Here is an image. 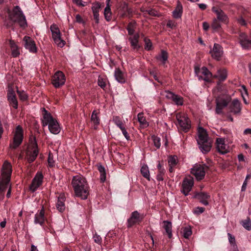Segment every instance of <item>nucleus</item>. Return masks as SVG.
Wrapping results in <instances>:
<instances>
[{
  "label": "nucleus",
  "mask_w": 251,
  "mask_h": 251,
  "mask_svg": "<svg viewBox=\"0 0 251 251\" xmlns=\"http://www.w3.org/2000/svg\"><path fill=\"white\" fill-rule=\"evenodd\" d=\"M75 196L82 200H86L89 194V185L86 178L82 175L74 176L71 182Z\"/></svg>",
  "instance_id": "f257e3e1"
},
{
  "label": "nucleus",
  "mask_w": 251,
  "mask_h": 251,
  "mask_svg": "<svg viewBox=\"0 0 251 251\" xmlns=\"http://www.w3.org/2000/svg\"><path fill=\"white\" fill-rule=\"evenodd\" d=\"M8 18L10 22L6 25L8 28L12 26L13 23H18L23 28L27 27L25 17L19 6H15L12 10L9 11Z\"/></svg>",
  "instance_id": "f03ea898"
},
{
  "label": "nucleus",
  "mask_w": 251,
  "mask_h": 251,
  "mask_svg": "<svg viewBox=\"0 0 251 251\" xmlns=\"http://www.w3.org/2000/svg\"><path fill=\"white\" fill-rule=\"evenodd\" d=\"M43 120L42 125L43 126H48L50 131L54 134H57L60 131V127L59 123L55 119H54L45 108L42 109Z\"/></svg>",
  "instance_id": "7ed1b4c3"
},
{
  "label": "nucleus",
  "mask_w": 251,
  "mask_h": 251,
  "mask_svg": "<svg viewBox=\"0 0 251 251\" xmlns=\"http://www.w3.org/2000/svg\"><path fill=\"white\" fill-rule=\"evenodd\" d=\"M198 138L197 139L199 147L203 153H207L211 148V141L208 138L206 131L201 127L198 128Z\"/></svg>",
  "instance_id": "20e7f679"
},
{
  "label": "nucleus",
  "mask_w": 251,
  "mask_h": 251,
  "mask_svg": "<svg viewBox=\"0 0 251 251\" xmlns=\"http://www.w3.org/2000/svg\"><path fill=\"white\" fill-rule=\"evenodd\" d=\"M178 128L180 130L186 132L191 127V122L187 115L184 113H178L176 115Z\"/></svg>",
  "instance_id": "39448f33"
},
{
  "label": "nucleus",
  "mask_w": 251,
  "mask_h": 251,
  "mask_svg": "<svg viewBox=\"0 0 251 251\" xmlns=\"http://www.w3.org/2000/svg\"><path fill=\"white\" fill-rule=\"evenodd\" d=\"M209 169L208 166L204 164H196L191 168V173L193 175L197 180H201L204 178L206 171Z\"/></svg>",
  "instance_id": "423d86ee"
},
{
  "label": "nucleus",
  "mask_w": 251,
  "mask_h": 251,
  "mask_svg": "<svg viewBox=\"0 0 251 251\" xmlns=\"http://www.w3.org/2000/svg\"><path fill=\"white\" fill-rule=\"evenodd\" d=\"M231 98L230 96L226 95L222 97H218L216 99L215 112L217 114L223 113V109L226 107L231 101Z\"/></svg>",
  "instance_id": "0eeeda50"
},
{
  "label": "nucleus",
  "mask_w": 251,
  "mask_h": 251,
  "mask_svg": "<svg viewBox=\"0 0 251 251\" xmlns=\"http://www.w3.org/2000/svg\"><path fill=\"white\" fill-rule=\"evenodd\" d=\"M195 73L200 80H203L207 82H210L211 78L213 76L212 73L205 67L201 69L198 67H195Z\"/></svg>",
  "instance_id": "6e6552de"
},
{
  "label": "nucleus",
  "mask_w": 251,
  "mask_h": 251,
  "mask_svg": "<svg viewBox=\"0 0 251 251\" xmlns=\"http://www.w3.org/2000/svg\"><path fill=\"white\" fill-rule=\"evenodd\" d=\"M23 140V129L22 126L18 125L16 126L14 133L13 142L10 145V148L15 149L22 143Z\"/></svg>",
  "instance_id": "1a4fd4ad"
},
{
  "label": "nucleus",
  "mask_w": 251,
  "mask_h": 251,
  "mask_svg": "<svg viewBox=\"0 0 251 251\" xmlns=\"http://www.w3.org/2000/svg\"><path fill=\"white\" fill-rule=\"evenodd\" d=\"M52 38L54 42L60 47H63L65 42L61 38V33L57 25L55 24L52 25L50 27Z\"/></svg>",
  "instance_id": "9d476101"
},
{
  "label": "nucleus",
  "mask_w": 251,
  "mask_h": 251,
  "mask_svg": "<svg viewBox=\"0 0 251 251\" xmlns=\"http://www.w3.org/2000/svg\"><path fill=\"white\" fill-rule=\"evenodd\" d=\"M65 76L61 71H57L55 73L52 78V83L55 88H59L64 84Z\"/></svg>",
  "instance_id": "9b49d317"
},
{
  "label": "nucleus",
  "mask_w": 251,
  "mask_h": 251,
  "mask_svg": "<svg viewBox=\"0 0 251 251\" xmlns=\"http://www.w3.org/2000/svg\"><path fill=\"white\" fill-rule=\"evenodd\" d=\"M212 11L216 14V19L221 23L226 25L228 23L229 19L228 16L221 9L214 6L212 8Z\"/></svg>",
  "instance_id": "f8f14e48"
},
{
  "label": "nucleus",
  "mask_w": 251,
  "mask_h": 251,
  "mask_svg": "<svg viewBox=\"0 0 251 251\" xmlns=\"http://www.w3.org/2000/svg\"><path fill=\"white\" fill-rule=\"evenodd\" d=\"M194 185V179L192 177H186L184 179L182 184V189L181 192L185 196H187L191 191Z\"/></svg>",
  "instance_id": "ddd939ff"
},
{
  "label": "nucleus",
  "mask_w": 251,
  "mask_h": 251,
  "mask_svg": "<svg viewBox=\"0 0 251 251\" xmlns=\"http://www.w3.org/2000/svg\"><path fill=\"white\" fill-rule=\"evenodd\" d=\"M11 164L7 161H5L1 169L2 178H5L8 181H10V177L12 173Z\"/></svg>",
  "instance_id": "4468645a"
},
{
  "label": "nucleus",
  "mask_w": 251,
  "mask_h": 251,
  "mask_svg": "<svg viewBox=\"0 0 251 251\" xmlns=\"http://www.w3.org/2000/svg\"><path fill=\"white\" fill-rule=\"evenodd\" d=\"M210 53L214 59L217 60H220L223 54L222 46L218 44L215 43L212 49L210 51Z\"/></svg>",
  "instance_id": "2eb2a0df"
},
{
  "label": "nucleus",
  "mask_w": 251,
  "mask_h": 251,
  "mask_svg": "<svg viewBox=\"0 0 251 251\" xmlns=\"http://www.w3.org/2000/svg\"><path fill=\"white\" fill-rule=\"evenodd\" d=\"M228 109L230 112L234 114L240 113L242 109L241 102L237 99H233L231 102L228 104Z\"/></svg>",
  "instance_id": "dca6fc26"
},
{
  "label": "nucleus",
  "mask_w": 251,
  "mask_h": 251,
  "mask_svg": "<svg viewBox=\"0 0 251 251\" xmlns=\"http://www.w3.org/2000/svg\"><path fill=\"white\" fill-rule=\"evenodd\" d=\"M143 219V216H141L137 211L133 212L130 217L127 220V227H130L136 223L141 222Z\"/></svg>",
  "instance_id": "f3484780"
},
{
  "label": "nucleus",
  "mask_w": 251,
  "mask_h": 251,
  "mask_svg": "<svg viewBox=\"0 0 251 251\" xmlns=\"http://www.w3.org/2000/svg\"><path fill=\"white\" fill-rule=\"evenodd\" d=\"M43 176L41 173H37L32 180V183L30 186V189L32 192L35 191L42 184Z\"/></svg>",
  "instance_id": "a211bd4d"
},
{
  "label": "nucleus",
  "mask_w": 251,
  "mask_h": 251,
  "mask_svg": "<svg viewBox=\"0 0 251 251\" xmlns=\"http://www.w3.org/2000/svg\"><path fill=\"white\" fill-rule=\"evenodd\" d=\"M166 97L167 99L171 100L177 105H182L183 104V100L182 97L180 96L175 94L170 91L166 92Z\"/></svg>",
  "instance_id": "6ab92c4d"
},
{
  "label": "nucleus",
  "mask_w": 251,
  "mask_h": 251,
  "mask_svg": "<svg viewBox=\"0 0 251 251\" xmlns=\"http://www.w3.org/2000/svg\"><path fill=\"white\" fill-rule=\"evenodd\" d=\"M24 41L25 42V47L29 50L30 52H36L37 49L34 41L28 36H25L24 38Z\"/></svg>",
  "instance_id": "aec40b11"
},
{
  "label": "nucleus",
  "mask_w": 251,
  "mask_h": 251,
  "mask_svg": "<svg viewBox=\"0 0 251 251\" xmlns=\"http://www.w3.org/2000/svg\"><path fill=\"white\" fill-rule=\"evenodd\" d=\"M45 220V210L43 206L42 209L38 210L34 216V223L35 224H39L43 226Z\"/></svg>",
  "instance_id": "412c9836"
},
{
  "label": "nucleus",
  "mask_w": 251,
  "mask_h": 251,
  "mask_svg": "<svg viewBox=\"0 0 251 251\" xmlns=\"http://www.w3.org/2000/svg\"><path fill=\"white\" fill-rule=\"evenodd\" d=\"M7 99L10 104L14 108L17 109L18 107V101L14 91L11 88H8L7 92Z\"/></svg>",
  "instance_id": "4be33fe9"
},
{
  "label": "nucleus",
  "mask_w": 251,
  "mask_h": 251,
  "mask_svg": "<svg viewBox=\"0 0 251 251\" xmlns=\"http://www.w3.org/2000/svg\"><path fill=\"white\" fill-rule=\"evenodd\" d=\"M216 145L218 151L222 154H225L228 151L224 139L217 138Z\"/></svg>",
  "instance_id": "5701e85b"
},
{
  "label": "nucleus",
  "mask_w": 251,
  "mask_h": 251,
  "mask_svg": "<svg viewBox=\"0 0 251 251\" xmlns=\"http://www.w3.org/2000/svg\"><path fill=\"white\" fill-rule=\"evenodd\" d=\"M210 197L208 193L203 192L198 193L195 196V197L198 199L200 202L204 205H208L209 202L207 200L210 198Z\"/></svg>",
  "instance_id": "b1692460"
},
{
  "label": "nucleus",
  "mask_w": 251,
  "mask_h": 251,
  "mask_svg": "<svg viewBox=\"0 0 251 251\" xmlns=\"http://www.w3.org/2000/svg\"><path fill=\"white\" fill-rule=\"evenodd\" d=\"M132 13L131 10L128 7L126 2H123L120 4L119 7V13L122 17L127 16Z\"/></svg>",
  "instance_id": "393cba45"
},
{
  "label": "nucleus",
  "mask_w": 251,
  "mask_h": 251,
  "mask_svg": "<svg viewBox=\"0 0 251 251\" xmlns=\"http://www.w3.org/2000/svg\"><path fill=\"white\" fill-rule=\"evenodd\" d=\"M39 153L38 149H29L26 152V158L29 163L33 162Z\"/></svg>",
  "instance_id": "a878e982"
},
{
  "label": "nucleus",
  "mask_w": 251,
  "mask_h": 251,
  "mask_svg": "<svg viewBox=\"0 0 251 251\" xmlns=\"http://www.w3.org/2000/svg\"><path fill=\"white\" fill-rule=\"evenodd\" d=\"M139 35L138 33H136L134 35L133 37H130L128 38V41L130 42V45L132 48L134 50H138L140 46L138 44Z\"/></svg>",
  "instance_id": "bb28decb"
},
{
  "label": "nucleus",
  "mask_w": 251,
  "mask_h": 251,
  "mask_svg": "<svg viewBox=\"0 0 251 251\" xmlns=\"http://www.w3.org/2000/svg\"><path fill=\"white\" fill-rule=\"evenodd\" d=\"M65 198L63 195H60L58 197V200L56 204V206L58 210L60 212H62L65 210Z\"/></svg>",
  "instance_id": "cd10ccee"
},
{
  "label": "nucleus",
  "mask_w": 251,
  "mask_h": 251,
  "mask_svg": "<svg viewBox=\"0 0 251 251\" xmlns=\"http://www.w3.org/2000/svg\"><path fill=\"white\" fill-rule=\"evenodd\" d=\"M114 76L116 80L121 83H124L126 81L124 75L119 68L115 69Z\"/></svg>",
  "instance_id": "c85d7f7f"
},
{
  "label": "nucleus",
  "mask_w": 251,
  "mask_h": 251,
  "mask_svg": "<svg viewBox=\"0 0 251 251\" xmlns=\"http://www.w3.org/2000/svg\"><path fill=\"white\" fill-rule=\"evenodd\" d=\"M163 228L165 230L168 237L171 238L172 237V225L171 222L168 221H164L163 222Z\"/></svg>",
  "instance_id": "c756f323"
},
{
  "label": "nucleus",
  "mask_w": 251,
  "mask_h": 251,
  "mask_svg": "<svg viewBox=\"0 0 251 251\" xmlns=\"http://www.w3.org/2000/svg\"><path fill=\"white\" fill-rule=\"evenodd\" d=\"M182 14V6L180 2L178 1L176 9L173 12L174 18L176 19L180 18Z\"/></svg>",
  "instance_id": "7c9ffc66"
},
{
  "label": "nucleus",
  "mask_w": 251,
  "mask_h": 251,
  "mask_svg": "<svg viewBox=\"0 0 251 251\" xmlns=\"http://www.w3.org/2000/svg\"><path fill=\"white\" fill-rule=\"evenodd\" d=\"M218 74L214 75V78H218L220 81H224L227 77V72L225 69H220L217 72Z\"/></svg>",
  "instance_id": "2f4dec72"
},
{
  "label": "nucleus",
  "mask_w": 251,
  "mask_h": 251,
  "mask_svg": "<svg viewBox=\"0 0 251 251\" xmlns=\"http://www.w3.org/2000/svg\"><path fill=\"white\" fill-rule=\"evenodd\" d=\"M98 115V113L97 112L96 110H94L91 117V121L95 125V129L97 128V126L100 124V120Z\"/></svg>",
  "instance_id": "473e14b6"
},
{
  "label": "nucleus",
  "mask_w": 251,
  "mask_h": 251,
  "mask_svg": "<svg viewBox=\"0 0 251 251\" xmlns=\"http://www.w3.org/2000/svg\"><path fill=\"white\" fill-rule=\"evenodd\" d=\"M168 58V53L164 50H162L160 54L156 56V59L161 61L163 64H165Z\"/></svg>",
  "instance_id": "72a5a7b5"
},
{
  "label": "nucleus",
  "mask_w": 251,
  "mask_h": 251,
  "mask_svg": "<svg viewBox=\"0 0 251 251\" xmlns=\"http://www.w3.org/2000/svg\"><path fill=\"white\" fill-rule=\"evenodd\" d=\"M140 172L143 177L148 180H150V174L149 168L147 165H143L140 170Z\"/></svg>",
  "instance_id": "f704fd0d"
},
{
  "label": "nucleus",
  "mask_w": 251,
  "mask_h": 251,
  "mask_svg": "<svg viewBox=\"0 0 251 251\" xmlns=\"http://www.w3.org/2000/svg\"><path fill=\"white\" fill-rule=\"evenodd\" d=\"M10 46L11 50V53L13 57H17L19 54L20 52L17 48V45L15 44L13 41H10Z\"/></svg>",
  "instance_id": "c9c22d12"
},
{
  "label": "nucleus",
  "mask_w": 251,
  "mask_h": 251,
  "mask_svg": "<svg viewBox=\"0 0 251 251\" xmlns=\"http://www.w3.org/2000/svg\"><path fill=\"white\" fill-rule=\"evenodd\" d=\"M98 170L100 173V179L102 182L105 181L106 179V172L104 166L101 164L98 165Z\"/></svg>",
  "instance_id": "e433bc0d"
},
{
  "label": "nucleus",
  "mask_w": 251,
  "mask_h": 251,
  "mask_svg": "<svg viewBox=\"0 0 251 251\" xmlns=\"http://www.w3.org/2000/svg\"><path fill=\"white\" fill-rule=\"evenodd\" d=\"M138 121L140 125L143 127H147L149 126L148 123L146 121L145 117H144L143 113H139L137 116Z\"/></svg>",
  "instance_id": "4c0bfd02"
},
{
  "label": "nucleus",
  "mask_w": 251,
  "mask_h": 251,
  "mask_svg": "<svg viewBox=\"0 0 251 251\" xmlns=\"http://www.w3.org/2000/svg\"><path fill=\"white\" fill-rule=\"evenodd\" d=\"M136 22L135 21H131L128 24L126 29L128 31V33L129 35H133L135 31L134 28Z\"/></svg>",
  "instance_id": "58836bf2"
},
{
  "label": "nucleus",
  "mask_w": 251,
  "mask_h": 251,
  "mask_svg": "<svg viewBox=\"0 0 251 251\" xmlns=\"http://www.w3.org/2000/svg\"><path fill=\"white\" fill-rule=\"evenodd\" d=\"M113 122L120 129L125 127L123 121L119 116H114Z\"/></svg>",
  "instance_id": "ea45409f"
},
{
  "label": "nucleus",
  "mask_w": 251,
  "mask_h": 251,
  "mask_svg": "<svg viewBox=\"0 0 251 251\" xmlns=\"http://www.w3.org/2000/svg\"><path fill=\"white\" fill-rule=\"evenodd\" d=\"M111 14L110 6L106 5L104 10V15L107 21H110L111 20Z\"/></svg>",
  "instance_id": "a19ab883"
},
{
  "label": "nucleus",
  "mask_w": 251,
  "mask_h": 251,
  "mask_svg": "<svg viewBox=\"0 0 251 251\" xmlns=\"http://www.w3.org/2000/svg\"><path fill=\"white\" fill-rule=\"evenodd\" d=\"M241 224L246 229L249 231L251 230V221L250 218L248 217L247 219L242 221Z\"/></svg>",
  "instance_id": "79ce46f5"
},
{
  "label": "nucleus",
  "mask_w": 251,
  "mask_h": 251,
  "mask_svg": "<svg viewBox=\"0 0 251 251\" xmlns=\"http://www.w3.org/2000/svg\"><path fill=\"white\" fill-rule=\"evenodd\" d=\"M7 179L2 178V180L0 182V191L4 193V191L8 187L10 181L7 182Z\"/></svg>",
  "instance_id": "37998d69"
},
{
  "label": "nucleus",
  "mask_w": 251,
  "mask_h": 251,
  "mask_svg": "<svg viewBox=\"0 0 251 251\" xmlns=\"http://www.w3.org/2000/svg\"><path fill=\"white\" fill-rule=\"evenodd\" d=\"M30 149H38V145L35 137L31 136L29 138Z\"/></svg>",
  "instance_id": "c03bdc74"
},
{
  "label": "nucleus",
  "mask_w": 251,
  "mask_h": 251,
  "mask_svg": "<svg viewBox=\"0 0 251 251\" xmlns=\"http://www.w3.org/2000/svg\"><path fill=\"white\" fill-rule=\"evenodd\" d=\"M220 23L221 22L220 21H219L217 19H216V18H214L213 20V22L211 24L212 28L215 30L219 29L221 27V25Z\"/></svg>",
  "instance_id": "a18cd8bd"
},
{
  "label": "nucleus",
  "mask_w": 251,
  "mask_h": 251,
  "mask_svg": "<svg viewBox=\"0 0 251 251\" xmlns=\"http://www.w3.org/2000/svg\"><path fill=\"white\" fill-rule=\"evenodd\" d=\"M165 169H160L158 170V173L156 176V179L158 181H161L164 180L163 176L165 174Z\"/></svg>",
  "instance_id": "49530a36"
},
{
  "label": "nucleus",
  "mask_w": 251,
  "mask_h": 251,
  "mask_svg": "<svg viewBox=\"0 0 251 251\" xmlns=\"http://www.w3.org/2000/svg\"><path fill=\"white\" fill-rule=\"evenodd\" d=\"M144 41L145 42V49L147 50H151L152 49V43L151 40L147 37H144Z\"/></svg>",
  "instance_id": "de8ad7c7"
},
{
  "label": "nucleus",
  "mask_w": 251,
  "mask_h": 251,
  "mask_svg": "<svg viewBox=\"0 0 251 251\" xmlns=\"http://www.w3.org/2000/svg\"><path fill=\"white\" fill-rule=\"evenodd\" d=\"M192 230L190 227H185L183 229V237L188 239L192 235Z\"/></svg>",
  "instance_id": "09e8293b"
},
{
  "label": "nucleus",
  "mask_w": 251,
  "mask_h": 251,
  "mask_svg": "<svg viewBox=\"0 0 251 251\" xmlns=\"http://www.w3.org/2000/svg\"><path fill=\"white\" fill-rule=\"evenodd\" d=\"M152 139L153 141L154 145L157 149H159L161 146L160 139L156 136H152Z\"/></svg>",
  "instance_id": "8fccbe9b"
},
{
  "label": "nucleus",
  "mask_w": 251,
  "mask_h": 251,
  "mask_svg": "<svg viewBox=\"0 0 251 251\" xmlns=\"http://www.w3.org/2000/svg\"><path fill=\"white\" fill-rule=\"evenodd\" d=\"M240 44L242 47L244 49H248L250 45H251V40H246L240 42Z\"/></svg>",
  "instance_id": "3c124183"
},
{
  "label": "nucleus",
  "mask_w": 251,
  "mask_h": 251,
  "mask_svg": "<svg viewBox=\"0 0 251 251\" xmlns=\"http://www.w3.org/2000/svg\"><path fill=\"white\" fill-rule=\"evenodd\" d=\"M20 99L22 100H25L27 99V95L24 91L17 90Z\"/></svg>",
  "instance_id": "603ef678"
},
{
  "label": "nucleus",
  "mask_w": 251,
  "mask_h": 251,
  "mask_svg": "<svg viewBox=\"0 0 251 251\" xmlns=\"http://www.w3.org/2000/svg\"><path fill=\"white\" fill-rule=\"evenodd\" d=\"M205 210V208L202 207H196L193 213L196 215H200V214L202 213Z\"/></svg>",
  "instance_id": "864d4df0"
},
{
  "label": "nucleus",
  "mask_w": 251,
  "mask_h": 251,
  "mask_svg": "<svg viewBox=\"0 0 251 251\" xmlns=\"http://www.w3.org/2000/svg\"><path fill=\"white\" fill-rule=\"evenodd\" d=\"M93 239L95 243L100 245L101 243V238L97 233H95L93 235Z\"/></svg>",
  "instance_id": "5fc2aeb1"
},
{
  "label": "nucleus",
  "mask_w": 251,
  "mask_h": 251,
  "mask_svg": "<svg viewBox=\"0 0 251 251\" xmlns=\"http://www.w3.org/2000/svg\"><path fill=\"white\" fill-rule=\"evenodd\" d=\"M145 12L147 13L151 16H158V13L157 11L153 9H151L148 10H146Z\"/></svg>",
  "instance_id": "6e6d98bb"
},
{
  "label": "nucleus",
  "mask_w": 251,
  "mask_h": 251,
  "mask_svg": "<svg viewBox=\"0 0 251 251\" xmlns=\"http://www.w3.org/2000/svg\"><path fill=\"white\" fill-rule=\"evenodd\" d=\"M98 83L99 86H100L103 89H104L106 86V83H105V80L101 77L99 78L98 81Z\"/></svg>",
  "instance_id": "4d7b16f0"
},
{
  "label": "nucleus",
  "mask_w": 251,
  "mask_h": 251,
  "mask_svg": "<svg viewBox=\"0 0 251 251\" xmlns=\"http://www.w3.org/2000/svg\"><path fill=\"white\" fill-rule=\"evenodd\" d=\"M169 166H175L176 162V156L170 157L168 161Z\"/></svg>",
  "instance_id": "13d9d810"
},
{
  "label": "nucleus",
  "mask_w": 251,
  "mask_h": 251,
  "mask_svg": "<svg viewBox=\"0 0 251 251\" xmlns=\"http://www.w3.org/2000/svg\"><path fill=\"white\" fill-rule=\"evenodd\" d=\"M100 5L99 3L93 4L92 7V9L93 13H99L100 9Z\"/></svg>",
  "instance_id": "bf43d9fd"
},
{
  "label": "nucleus",
  "mask_w": 251,
  "mask_h": 251,
  "mask_svg": "<svg viewBox=\"0 0 251 251\" xmlns=\"http://www.w3.org/2000/svg\"><path fill=\"white\" fill-rule=\"evenodd\" d=\"M121 130L122 131V133L125 137L126 138V139L127 140H130V136H129V134L127 132L125 127H124V128H121Z\"/></svg>",
  "instance_id": "052dcab7"
},
{
  "label": "nucleus",
  "mask_w": 251,
  "mask_h": 251,
  "mask_svg": "<svg viewBox=\"0 0 251 251\" xmlns=\"http://www.w3.org/2000/svg\"><path fill=\"white\" fill-rule=\"evenodd\" d=\"M227 236L228 237V240L230 244L235 245V239L234 236H232L230 233H228L227 234Z\"/></svg>",
  "instance_id": "680f3d73"
},
{
  "label": "nucleus",
  "mask_w": 251,
  "mask_h": 251,
  "mask_svg": "<svg viewBox=\"0 0 251 251\" xmlns=\"http://www.w3.org/2000/svg\"><path fill=\"white\" fill-rule=\"evenodd\" d=\"M53 157L51 156L50 154H49L48 156V163L50 167H53L54 165Z\"/></svg>",
  "instance_id": "e2e57ef3"
},
{
  "label": "nucleus",
  "mask_w": 251,
  "mask_h": 251,
  "mask_svg": "<svg viewBox=\"0 0 251 251\" xmlns=\"http://www.w3.org/2000/svg\"><path fill=\"white\" fill-rule=\"evenodd\" d=\"M248 36L247 35L244 33H241L239 35V42L241 41H242L243 40H247Z\"/></svg>",
  "instance_id": "0e129e2a"
},
{
  "label": "nucleus",
  "mask_w": 251,
  "mask_h": 251,
  "mask_svg": "<svg viewBox=\"0 0 251 251\" xmlns=\"http://www.w3.org/2000/svg\"><path fill=\"white\" fill-rule=\"evenodd\" d=\"M150 74L153 76V78L155 80H156L158 82H160L158 77H157L155 72L154 71H151Z\"/></svg>",
  "instance_id": "69168bd1"
},
{
  "label": "nucleus",
  "mask_w": 251,
  "mask_h": 251,
  "mask_svg": "<svg viewBox=\"0 0 251 251\" xmlns=\"http://www.w3.org/2000/svg\"><path fill=\"white\" fill-rule=\"evenodd\" d=\"M202 27L203 30L206 31L209 29V25L208 23L204 22L202 23Z\"/></svg>",
  "instance_id": "338daca9"
},
{
  "label": "nucleus",
  "mask_w": 251,
  "mask_h": 251,
  "mask_svg": "<svg viewBox=\"0 0 251 251\" xmlns=\"http://www.w3.org/2000/svg\"><path fill=\"white\" fill-rule=\"evenodd\" d=\"M94 18L97 24L99 23V13H93Z\"/></svg>",
  "instance_id": "774afa93"
}]
</instances>
